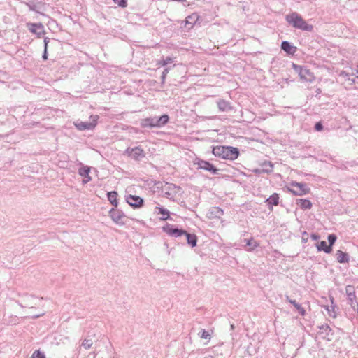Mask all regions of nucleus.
Instances as JSON below:
<instances>
[{
	"label": "nucleus",
	"instance_id": "1",
	"mask_svg": "<svg viewBox=\"0 0 358 358\" xmlns=\"http://www.w3.org/2000/svg\"><path fill=\"white\" fill-rule=\"evenodd\" d=\"M285 20L289 25L296 29L308 32L313 31V26L308 24L301 15L296 12H292L287 14L285 16Z\"/></svg>",
	"mask_w": 358,
	"mask_h": 358
},
{
	"label": "nucleus",
	"instance_id": "2",
	"mask_svg": "<svg viewBox=\"0 0 358 358\" xmlns=\"http://www.w3.org/2000/svg\"><path fill=\"white\" fill-rule=\"evenodd\" d=\"M213 154L225 159L234 160L239 156V150L231 146H215L213 148Z\"/></svg>",
	"mask_w": 358,
	"mask_h": 358
},
{
	"label": "nucleus",
	"instance_id": "3",
	"mask_svg": "<svg viewBox=\"0 0 358 358\" xmlns=\"http://www.w3.org/2000/svg\"><path fill=\"white\" fill-rule=\"evenodd\" d=\"M194 164L198 165V169L209 171L213 174H218L219 169L208 161L196 158Z\"/></svg>",
	"mask_w": 358,
	"mask_h": 358
},
{
	"label": "nucleus",
	"instance_id": "4",
	"mask_svg": "<svg viewBox=\"0 0 358 358\" xmlns=\"http://www.w3.org/2000/svg\"><path fill=\"white\" fill-rule=\"evenodd\" d=\"M163 231L169 234V236H171L173 237H180L184 234H186V231L182 229H178L177 227H175L173 225L170 224H166L162 227Z\"/></svg>",
	"mask_w": 358,
	"mask_h": 358
},
{
	"label": "nucleus",
	"instance_id": "5",
	"mask_svg": "<svg viewBox=\"0 0 358 358\" xmlns=\"http://www.w3.org/2000/svg\"><path fill=\"white\" fill-rule=\"evenodd\" d=\"M292 186L298 188L296 190L291 189H289L294 195L303 196L308 194L310 191V189L308 187L306 183L294 182L292 183Z\"/></svg>",
	"mask_w": 358,
	"mask_h": 358
},
{
	"label": "nucleus",
	"instance_id": "6",
	"mask_svg": "<svg viewBox=\"0 0 358 358\" xmlns=\"http://www.w3.org/2000/svg\"><path fill=\"white\" fill-rule=\"evenodd\" d=\"M125 152L129 157L136 161H140L145 157V152L140 146L127 148Z\"/></svg>",
	"mask_w": 358,
	"mask_h": 358
},
{
	"label": "nucleus",
	"instance_id": "7",
	"mask_svg": "<svg viewBox=\"0 0 358 358\" xmlns=\"http://www.w3.org/2000/svg\"><path fill=\"white\" fill-rule=\"evenodd\" d=\"M345 292L347 294L348 303L351 306V307L353 309H355L356 307H358V303L356 301L355 287L352 285H348L345 287Z\"/></svg>",
	"mask_w": 358,
	"mask_h": 358
},
{
	"label": "nucleus",
	"instance_id": "8",
	"mask_svg": "<svg viewBox=\"0 0 358 358\" xmlns=\"http://www.w3.org/2000/svg\"><path fill=\"white\" fill-rule=\"evenodd\" d=\"M109 215L112 220L116 224H124V222L122 221V218L125 217V215L122 210L117 208H112L109 211Z\"/></svg>",
	"mask_w": 358,
	"mask_h": 358
},
{
	"label": "nucleus",
	"instance_id": "9",
	"mask_svg": "<svg viewBox=\"0 0 358 358\" xmlns=\"http://www.w3.org/2000/svg\"><path fill=\"white\" fill-rule=\"evenodd\" d=\"M180 189V187L179 186L173 183H166L162 189V192H164L167 198H171L175 196Z\"/></svg>",
	"mask_w": 358,
	"mask_h": 358
},
{
	"label": "nucleus",
	"instance_id": "10",
	"mask_svg": "<svg viewBox=\"0 0 358 358\" xmlns=\"http://www.w3.org/2000/svg\"><path fill=\"white\" fill-rule=\"evenodd\" d=\"M127 203L134 208H138L143 206V198L136 195H129L126 199Z\"/></svg>",
	"mask_w": 358,
	"mask_h": 358
},
{
	"label": "nucleus",
	"instance_id": "11",
	"mask_svg": "<svg viewBox=\"0 0 358 358\" xmlns=\"http://www.w3.org/2000/svg\"><path fill=\"white\" fill-rule=\"evenodd\" d=\"M199 18L200 16L196 13L188 15L185 20L184 27L187 30L191 29L197 23Z\"/></svg>",
	"mask_w": 358,
	"mask_h": 358
},
{
	"label": "nucleus",
	"instance_id": "12",
	"mask_svg": "<svg viewBox=\"0 0 358 358\" xmlns=\"http://www.w3.org/2000/svg\"><path fill=\"white\" fill-rule=\"evenodd\" d=\"M29 30L38 37L45 34L44 27L41 23H29L27 24Z\"/></svg>",
	"mask_w": 358,
	"mask_h": 358
},
{
	"label": "nucleus",
	"instance_id": "13",
	"mask_svg": "<svg viewBox=\"0 0 358 358\" xmlns=\"http://www.w3.org/2000/svg\"><path fill=\"white\" fill-rule=\"evenodd\" d=\"M157 117H149L141 120L140 125L142 128H154L157 127Z\"/></svg>",
	"mask_w": 358,
	"mask_h": 358
},
{
	"label": "nucleus",
	"instance_id": "14",
	"mask_svg": "<svg viewBox=\"0 0 358 358\" xmlns=\"http://www.w3.org/2000/svg\"><path fill=\"white\" fill-rule=\"evenodd\" d=\"M292 66L294 69L299 73V76L301 79L305 80H310V78H308V76L310 75V71L308 69L295 64H293Z\"/></svg>",
	"mask_w": 358,
	"mask_h": 358
},
{
	"label": "nucleus",
	"instance_id": "15",
	"mask_svg": "<svg viewBox=\"0 0 358 358\" xmlns=\"http://www.w3.org/2000/svg\"><path fill=\"white\" fill-rule=\"evenodd\" d=\"M280 48L287 54L292 55H294L297 50V48L296 46L293 45L290 42L287 41H282Z\"/></svg>",
	"mask_w": 358,
	"mask_h": 358
},
{
	"label": "nucleus",
	"instance_id": "16",
	"mask_svg": "<svg viewBox=\"0 0 358 358\" xmlns=\"http://www.w3.org/2000/svg\"><path fill=\"white\" fill-rule=\"evenodd\" d=\"M265 203H267L268 208L269 210H273V206H278L279 203V195L277 193H274L271 195L268 198H267L265 201Z\"/></svg>",
	"mask_w": 358,
	"mask_h": 358
},
{
	"label": "nucleus",
	"instance_id": "17",
	"mask_svg": "<svg viewBox=\"0 0 358 358\" xmlns=\"http://www.w3.org/2000/svg\"><path fill=\"white\" fill-rule=\"evenodd\" d=\"M208 215L210 218H220L224 215V210L220 207L214 206L209 209Z\"/></svg>",
	"mask_w": 358,
	"mask_h": 358
},
{
	"label": "nucleus",
	"instance_id": "18",
	"mask_svg": "<svg viewBox=\"0 0 358 358\" xmlns=\"http://www.w3.org/2000/svg\"><path fill=\"white\" fill-rule=\"evenodd\" d=\"M217 105L221 112H228L232 109L231 103L224 99H219L217 101Z\"/></svg>",
	"mask_w": 358,
	"mask_h": 358
},
{
	"label": "nucleus",
	"instance_id": "19",
	"mask_svg": "<svg viewBox=\"0 0 358 358\" xmlns=\"http://www.w3.org/2000/svg\"><path fill=\"white\" fill-rule=\"evenodd\" d=\"M155 212L159 215H162V217H160V220H167L170 219L169 211L163 207L156 206Z\"/></svg>",
	"mask_w": 358,
	"mask_h": 358
},
{
	"label": "nucleus",
	"instance_id": "20",
	"mask_svg": "<svg viewBox=\"0 0 358 358\" xmlns=\"http://www.w3.org/2000/svg\"><path fill=\"white\" fill-rule=\"evenodd\" d=\"M297 206H299L302 210H308L312 208V203L308 199H299L296 201Z\"/></svg>",
	"mask_w": 358,
	"mask_h": 358
},
{
	"label": "nucleus",
	"instance_id": "21",
	"mask_svg": "<svg viewBox=\"0 0 358 358\" xmlns=\"http://www.w3.org/2000/svg\"><path fill=\"white\" fill-rule=\"evenodd\" d=\"M336 259L339 263L345 264L348 263L350 260V257L347 252H344L341 250H338L336 252Z\"/></svg>",
	"mask_w": 358,
	"mask_h": 358
},
{
	"label": "nucleus",
	"instance_id": "22",
	"mask_svg": "<svg viewBox=\"0 0 358 358\" xmlns=\"http://www.w3.org/2000/svg\"><path fill=\"white\" fill-rule=\"evenodd\" d=\"M266 166H268L263 169H255L252 172L256 175H261L262 173H269L273 171V164L271 162L268 164H265Z\"/></svg>",
	"mask_w": 358,
	"mask_h": 358
},
{
	"label": "nucleus",
	"instance_id": "23",
	"mask_svg": "<svg viewBox=\"0 0 358 358\" xmlns=\"http://www.w3.org/2000/svg\"><path fill=\"white\" fill-rule=\"evenodd\" d=\"M184 235L187 238V243L192 247L194 248L197 244V236L194 234H190L188 233L186 231V234H184Z\"/></svg>",
	"mask_w": 358,
	"mask_h": 358
},
{
	"label": "nucleus",
	"instance_id": "24",
	"mask_svg": "<svg viewBox=\"0 0 358 358\" xmlns=\"http://www.w3.org/2000/svg\"><path fill=\"white\" fill-rule=\"evenodd\" d=\"M117 196L118 194L116 191H111L107 193L108 200L115 207L118 206Z\"/></svg>",
	"mask_w": 358,
	"mask_h": 358
},
{
	"label": "nucleus",
	"instance_id": "25",
	"mask_svg": "<svg viewBox=\"0 0 358 358\" xmlns=\"http://www.w3.org/2000/svg\"><path fill=\"white\" fill-rule=\"evenodd\" d=\"M169 121V116L167 114H164L160 117H157V128H160L166 125Z\"/></svg>",
	"mask_w": 358,
	"mask_h": 358
},
{
	"label": "nucleus",
	"instance_id": "26",
	"mask_svg": "<svg viewBox=\"0 0 358 358\" xmlns=\"http://www.w3.org/2000/svg\"><path fill=\"white\" fill-rule=\"evenodd\" d=\"M317 248L318 251H324L326 253H330L332 251V248L331 246L327 245V242L324 241H320L317 245Z\"/></svg>",
	"mask_w": 358,
	"mask_h": 358
},
{
	"label": "nucleus",
	"instance_id": "27",
	"mask_svg": "<svg viewBox=\"0 0 358 358\" xmlns=\"http://www.w3.org/2000/svg\"><path fill=\"white\" fill-rule=\"evenodd\" d=\"M76 127L80 131L92 130L94 128V124H89L88 122L76 124Z\"/></svg>",
	"mask_w": 358,
	"mask_h": 358
},
{
	"label": "nucleus",
	"instance_id": "28",
	"mask_svg": "<svg viewBox=\"0 0 358 358\" xmlns=\"http://www.w3.org/2000/svg\"><path fill=\"white\" fill-rule=\"evenodd\" d=\"M317 328L321 331L320 332V334H324L325 336H329V334H333V330L329 326L328 324H324L320 326H317Z\"/></svg>",
	"mask_w": 358,
	"mask_h": 358
},
{
	"label": "nucleus",
	"instance_id": "29",
	"mask_svg": "<svg viewBox=\"0 0 358 358\" xmlns=\"http://www.w3.org/2000/svg\"><path fill=\"white\" fill-rule=\"evenodd\" d=\"M35 298L34 296L31 295L29 296L28 294H25L23 296L22 301L25 303L24 306L20 304L21 306L23 307H29V308H33V306L34 303H33L31 301L34 300Z\"/></svg>",
	"mask_w": 358,
	"mask_h": 358
},
{
	"label": "nucleus",
	"instance_id": "30",
	"mask_svg": "<svg viewBox=\"0 0 358 358\" xmlns=\"http://www.w3.org/2000/svg\"><path fill=\"white\" fill-rule=\"evenodd\" d=\"M244 241L246 242L247 246L251 247L248 250V251H252L255 248L259 246V243L257 241H255L253 238H250V239H245Z\"/></svg>",
	"mask_w": 358,
	"mask_h": 358
},
{
	"label": "nucleus",
	"instance_id": "31",
	"mask_svg": "<svg viewBox=\"0 0 358 358\" xmlns=\"http://www.w3.org/2000/svg\"><path fill=\"white\" fill-rule=\"evenodd\" d=\"M331 305L330 306L327 307V310L330 317L335 318L336 317V313L335 311V308H336V305L334 304V299H331Z\"/></svg>",
	"mask_w": 358,
	"mask_h": 358
},
{
	"label": "nucleus",
	"instance_id": "32",
	"mask_svg": "<svg viewBox=\"0 0 358 358\" xmlns=\"http://www.w3.org/2000/svg\"><path fill=\"white\" fill-rule=\"evenodd\" d=\"M173 62V58H172L171 57H167L165 59L163 58L160 60H158L157 65L161 66H166L169 64H172Z\"/></svg>",
	"mask_w": 358,
	"mask_h": 358
},
{
	"label": "nucleus",
	"instance_id": "33",
	"mask_svg": "<svg viewBox=\"0 0 358 358\" xmlns=\"http://www.w3.org/2000/svg\"><path fill=\"white\" fill-rule=\"evenodd\" d=\"M90 172V168L87 166H82L78 169V174L83 177L88 176Z\"/></svg>",
	"mask_w": 358,
	"mask_h": 358
},
{
	"label": "nucleus",
	"instance_id": "34",
	"mask_svg": "<svg viewBox=\"0 0 358 358\" xmlns=\"http://www.w3.org/2000/svg\"><path fill=\"white\" fill-rule=\"evenodd\" d=\"M50 41V39L48 37H45L43 42H44V51L42 55V58L44 60H46L48 59V45L49 42Z\"/></svg>",
	"mask_w": 358,
	"mask_h": 358
},
{
	"label": "nucleus",
	"instance_id": "35",
	"mask_svg": "<svg viewBox=\"0 0 358 358\" xmlns=\"http://www.w3.org/2000/svg\"><path fill=\"white\" fill-rule=\"evenodd\" d=\"M327 239L329 242V246H331V248H332V245L336 241L337 236L334 234H330L328 235Z\"/></svg>",
	"mask_w": 358,
	"mask_h": 358
},
{
	"label": "nucleus",
	"instance_id": "36",
	"mask_svg": "<svg viewBox=\"0 0 358 358\" xmlns=\"http://www.w3.org/2000/svg\"><path fill=\"white\" fill-rule=\"evenodd\" d=\"M92 345V341L91 339L85 338L82 342V346L85 348V349L88 350Z\"/></svg>",
	"mask_w": 358,
	"mask_h": 358
},
{
	"label": "nucleus",
	"instance_id": "37",
	"mask_svg": "<svg viewBox=\"0 0 358 358\" xmlns=\"http://www.w3.org/2000/svg\"><path fill=\"white\" fill-rule=\"evenodd\" d=\"M99 119V116L97 115H92L90 117V121L88 122L89 124H94V127L96 126L97 124V121Z\"/></svg>",
	"mask_w": 358,
	"mask_h": 358
},
{
	"label": "nucleus",
	"instance_id": "38",
	"mask_svg": "<svg viewBox=\"0 0 358 358\" xmlns=\"http://www.w3.org/2000/svg\"><path fill=\"white\" fill-rule=\"evenodd\" d=\"M171 69V67H166L162 71V76H161V80H162V84H164L166 75L168 74L169 70Z\"/></svg>",
	"mask_w": 358,
	"mask_h": 358
},
{
	"label": "nucleus",
	"instance_id": "39",
	"mask_svg": "<svg viewBox=\"0 0 358 358\" xmlns=\"http://www.w3.org/2000/svg\"><path fill=\"white\" fill-rule=\"evenodd\" d=\"M118 6L124 8L127 6V0H113Z\"/></svg>",
	"mask_w": 358,
	"mask_h": 358
},
{
	"label": "nucleus",
	"instance_id": "40",
	"mask_svg": "<svg viewBox=\"0 0 358 358\" xmlns=\"http://www.w3.org/2000/svg\"><path fill=\"white\" fill-rule=\"evenodd\" d=\"M31 358H45L44 353L41 352L40 350H36L31 355Z\"/></svg>",
	"mask_w": 358,
	"mask_h": 358
},
{
	"label": "nucleus",
	"instance_id": "41",
	"mask_svg": "<svg viewBox=\"0 0 358 358\" xmlns=\"http://www.w3.org/2000/svg\"><path fill=\"white\" fill-rule=\"evenodd\" d=\"M200 337L203 339H210V335L208 331H206L205 329H202Z\"/></svg>",
	"mask_w": 358,
	"mask_h": 358
},
{
	"label": "nucleus",
	"instance_id": "42",
	"mask_svg": "<svg viewBox=\"0 0 358 358\" xmlns=\"http://www.w3.org/2000/svg\"><path fill=\"white\" fill-rule=\"evenodd\" d=\"M296 308L301 316H304L306 315V312L305 309L300 304Z\"/></svg>",
	"mask_w": 358,
	"mask_h": 358
},
{
	"label": "nucleus",
	"instance_id": "43",
	"mask_svg": "<svg viewBox=\"0 0 358 358\" xmlns=\"http://www.w3.org/2000/svg\"><path fill=\"white\" fill-rule=\"evenodd\" d=\"M314 128L316 131H321L323 129V125L321 122H317Z\"/></svg>",
	"mask_w": 358,
	"mask_h": 358
},
{
	"label": "nucleus",
	"instance_id": "44",
	"mask_svg": "<svg viewBox=\"0 0 358 358\" xmlns=\"http://www.w3.org/2000/svg\"><path fill=\"white\" fill-rule=\"evenodd\" d=\"M92 180V178L90 176V174L88 176H85L84 179L83 180V183L86 184Z\"/></svg>",
	"mask_w": 358,
	"mask_h": 358
},
{
	"label": "nucleus",
	"instance_id": "45",
	"mask_svg": "<svg viewBox=\"0 0 358 358\" xmlns=\"http://www.w3.org/2000/svg\"><path fill=\"white\" fill-rule=\"evenodd\" d=\"M310 238L313 240L317 241L320 238V236L317 234L313 233V234H311Z\"/></svg>",
	"mask_w": 358,
	"mask_h": 358
},
{
	"label": "nucleus",
	"instance_id": "46",
	"mask_svg": "<svg viewBox=\"0 0 358 358\" xmlns=\"http://www.w3.org/2000/svg\"><path fill=\"white\" fill-rule=\"evenodd\" d=\"M289 303L292 304L295 308L299 305L295 300L289 301Z\"/></svg>",
	"mask_w": 358,
	"mask_h": 358
},
{
	"label": "nucleus",
	"instance_id": "47",
	"mask_svg": "<svg viewBox=\"0 0 358 358\" xmlns=\"http://www.w3.org/2000/svg\"><path fill=\"white\" fill-rule=\"evenodd\" d=\"M43 315H44V313H41V314H38V315H34L31 317L36 319V318H38L39 317H41V316H42Z\"/></svg>",
	"mask_w": 358,
	"mask_h": 358
},
{
	"label": "nucleus",
	"instance_id": "48",
	"mask_svg": "<svg viewBox=\"0 0 358 358\" xmlns=\"http://www.w3.org/2000/svg\"><path fill=\"white\" fill-rule=\"evenodd\" d=\"M285 299H286V301H287V302H289V301H292V299H291L289 298V296H287V295H286V296H285Z\"/></svg>",
	"mask_w": 358,
	"mask_h": 358
},
{
	"label": "nucleus",
	"instance_id": "49",
	"mask_svg": "<svg viewBox=\"0 0 358 358\" xmlns=\"http://www.w3.org/2000/svg\"><path fill=\"white\" fill-rule=\"evenodd\" d=\"M205 358H213V357L212 355H208V356L206 357Z\"/></svg>",
	"mask_w": 358,
	"mask_h": 358
},
{
	"label": "nucleus",
	"instance_id": "50",
	"mask_svg": "<svg viewBox=\"0 0 358 358\" xmlns=\"http://www.w3.org/2000/svg\"><path fill=\"white\" fill-rule=\"evenodd\" d=\"M29 8H30L31 10H34V8L33 6H29Z\"/></svg>",
	"mask_w": 358,
	"mask_h": 358
},
{
	"label": "nucleus",
	"instance_id": "51",
	"mask_svg": "<svg viewBox=\"0 0 358 358\" xmlns=\"http://www.w3.org/2000/svg\"><path fill=\"white\" fill-rule=\"evenodd\" d=\"M29 8H30L31 10H34V8L33 6H29Z\"/></svg>",
	"mask_w": 358,
	"mask_h": 358
},
{
	"label": "nucleus",
	"instance_id": "52",
	"mask_svg": "<svg viewBox=\"0 0 358 358\" xmlns=\"http://www.w3.org/2000/svg\"><path fill=\"white\" fill-rule=\"evenodd\" d=\"M234 324H231V329H234Z\"/></svg>",
	"mask_w": 358,
	"mask_h": 358
},
{
	"label": "nucleus",
	"instance_id": "53",
	"mask_svg": "<svg viewBox=\"0 0 358 358\" xmlns=\"http://www.w3.org/2000/svg\"><path fill=\"white\" fill-rule=\"evenodd\" d=\"M357 78H358V76H357Z\"/></svg>",
	"mask_w": 358,
	"mask_h": 358
}]
</instances>
